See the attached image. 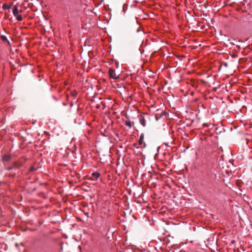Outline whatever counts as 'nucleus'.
<instances>
[{"label":"nucleus","mask_w":252,"mask_h":252,"mask_svg":"<svg viewBox=\"0 0 252 252\" xmlns=\"http://www.w3.org/2000/svg\"><path fill=\"white\" fill-rule=\"evenodd\" d=\"M109 75L111 78L114 79H118L119 78V76L116 75L115 70L112 68L109 69Z\"/></svg>","instance_id":"1"},{"label":"nucleus","mask_w":252,"mask_h":252,"mask_svg":"<svg viewBox=\"0 0 252 252\" xmlns=\"http://www.w3.org/2000/svg\"><path fill=\"white\" fill-rule=\"evenodd\" d=\"M20 164L17 162H15L12 166L7 167L6 169L9 171L13 169H18L20 167Z\"/></svg>","instance_id":"2"},{"label":"nucleus","mask_w":252,"mask_h":252,"mask_svg":"<svg viewBox=\"0 0 252 252\" xmlns=\"http://www.w3.org/2000/svg\"><path fill=\"white\" fill-rule=\"evenodd\" d=\"M18 12L19 11L18 6L17 5H15L13 9V14L14 16H16L17 15H18Z\"/></svg>","instance_id":"3"},{"label":"nucleus","mask_w":252,"mask_h":252,"mask_svg":"<svg viewBox=\"0 0 252 252\" xmlns=\"http://www.w3.org/2000/svg\"><path fill=\"white\" fill-rule=\"evenodd\" d=\"M139 122L141 125H142L143 126H146V120L144 117L141 116L139 119Z\"/></svg>","instance_id":"4"},{"label":"nucleus","mask_w":252,"mask_h":252,"mask_svg":"<svg viewBox=\"0 0 252 252\" xmlns=\"http://www.w3.org/2000/svg\"><path fill=\"white\" fill-rule=\"evenodd\" d=\"M10 156L8 155H5L3 156L2 159L4 161H8L10 159Z\"/></svg>","instance_id":"5"},{"label":"nucleus","mask_w":252,"mask_h":252,"mask_svg":"<svg viewBox=\"0 0 252 252\" xmlns=\"http://www.w3.org/2000/svg\"><path fill=\"white\" fill-rule=\"evenodd\" d=\"M92 176L94 177L96 179H97L100 176L99 172H94L92 174Z\"/></svg>","instance_id":"6"},{"label":"nucleus","mask_w":252,"mask_h":252,"mask_svg":"<svg viewBox=\"0 0 252 252\" xmlns=\"http://www.w3.org/2000/svg\"><path fill=\"white\" fill-rule=\"evenodd\" d=\"M143 139H144V134H142L140 135V139L138 141V143L139 145H142L143 143Z\"/></svg>","instance_id":"7"},{"label":"nucleus","mask_w":252,"mask_h":252,"mask_svg":"<svg viewBox=\"0 0 252 252\" xmlns=\"http://www.w3.org/2000/svg\"><path fill=\"white\" fill-rule=\"evenodd\" d=\"M133 123H131V122H130V121H126L125 122V125L128 126L129 128H131V127L132 126V125H133Z\"/></svg>","instance_id":"8"},{"label":"nucleus","mask_w":252,"mask_h":252,"mask_svg":"<svg viewBox=\"0 0 252 252\" xmlns=\"http://www.w3.org/2000/svg\"><path fill=\"white\" fill-rule=\"evenodd\" d=\"M38 167H35V166L32 165L30 168L29 171L31 172H32L33 171H35L38 169Z\"/></svg>","instance_id":"9"},{"label":"nucleus","mask_w":252,"mask_h":252,"mask_svg":"<svg viewBox=\"0 0 252 252\" xmlns=\"http://www.w3.org/2000/svg\"><path fill=\"white\" fill-rule=\"evenodd\" d=\"M2 8L3 9H9L10 8V6L8 5L6 3H4L2 5Z\"/></svg>","instance_id":"10"},{"label":"nucleus","mask_w":252,"mask_h":252,"mask_svg":"<svg viewBox=\"0 0 252 252\" xmlns=\"http://www.w3.org/2000/svg\"><path fill=\"white\" fill-rule=\"evenodd\" d=\"M16 18H17V20L18 21H22V16L21 15H17L16 16Z\"/></svg>","instance_id":"11"},{"label":"nucleus","mask_w":252,"mask_h":252,"mask_svg":"<svg viewBox=\"0 0 252 252\" xmlns=\"http://www.w3.org/2000/svg\"><path fill=\"white\" fill-rule=\"evenodd\" d=\"M71 94L73 96L75 97L77 95V93L76 91H74L71 92Z\"/></svg>","instance_id":"12"},{"label":"nucleus","mask_w":252,"mask_h":252,"mask_svg":"<svg viewBox=\"0 0 252 252\" xmlns=\"http://www.w3.org/2000/svg\"><path fill=\"white\" fill-rule=\"evenodd\" d=\"M1 38L3 41H7V40L6 37L4 35H1Z\"/></svg>","instance_id":"13"},{"label":"nucleus","mask_w":252,"mask_h":252,"mask_svg":"<svg viewBox=\"0 0 252 252\" xmlns=\"http://www.w3.org/2000/svg\"><path fill=\"white\" fill-rule=\"evenodd\" d=\"M16 173L14 172L13 174H7V176H11V177H14L16 175Z\"/></svg>","instance_id":"14"},{"label":"nucleus","mask_w":252,"mask_h":252,"mask_svg":"<svg viewBox=\"0 0 252 252\" xmlns=\"http://www.w3.org/2000/svg\"><path fill=\"white\" fill-rule=\"evenodd\" d=\"M203 126H208V125H207V124H203Z\"/></svg>","instance_id":"15"}]
</instances>
